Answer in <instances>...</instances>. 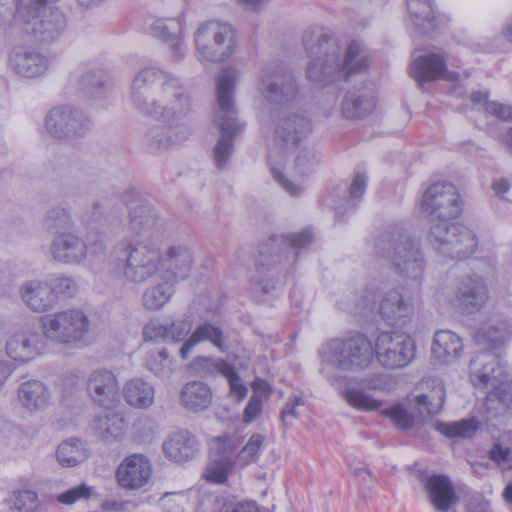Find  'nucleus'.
Instances as JSON below:
<instances>
[{
  "mask_svg": "<svg viewBox=\"0 0 512 512\" xmlns=\"http://www.w3.org/2000/svg\"><path fill=\"white\" fill-rule=\"evenodd\" d=\"M95 428L105 438H120L125 430L124 419L116 413L100 415L95 421Z\"/></svg>",
  "mask_w": 512,
  "mask_h": 512,
  "instance_id": "nucleus-46",
  "label": "nucleus"
},
{
  "mask_svg": "<svg viewBox=\"0 0 512 512\" xmlns=\"http://www.w3.org/2000/svg\"><path fill=\"white\" fill-rule=\"evenodd\" d=\"M40 323L51 342L67 346H76L82 342L90 327L88 316L74 308L47 314L41 318Z\"/></svg>",
  "mask_w": 512,
  "mask_h": 512,
  "instance_id": "nucleus-14",
  "label": "nucleus"
},
{
  "mask_svg": "<svg viewBox=\"0 0 512 512\" xmlns=\"http://www.w3.org/2000/svg\"><path fill=\"white\" fill-rule=\"evenodd\" d=\"M421 208L433 220H453L460 215L462 203L452 183L436 182L425 191Z\"/></svg>",
  "mask_w": 512,
  "mask_h": 512,
  "instance_id": "nucleus-17",
  "label": "nucleus"
},
{
  "mask_svg": "<svg viewBox=\"0 0 512 512\" xmlns=\"http://www.w3.org/2000/svg\"><path fill=\"white\" fill-rule=\"evenodd\" d=\"M11 68L19 75L34 78L48 68V59L37 50L23 45L15 46L9 55Z\"/></svg>",
  "mask_w": 512,
  "mask_h": 512,
  "instance_id": "nucleus-25",
  "label": "nucleus"
},
{
  "mask_svg": "<svg viewBox=\"0 0 512 512\" xmlns=\"http://www.w3.org/2000/svg\"><path fill=\"white\" fill-rule=\"evenodd\" d=\"M143 338L145 341H158L168 343L167 328L164 323L159 320L149 321L143 328Z\"/></svg>",
  "mask_w": 512,
  "mask_h": 512,
  "instance_id": "nucleus-63",
  "label": "nucleus"
},
{
  "mask_svg": "<svg viewBox=\"0 0 512 512\" xmlns=\"http://www.w3.org/2000/svg\"><path fill=\"white\" fill-rule=\"evenodd\" d=\"M374 359L384 369L393 370L408 366L415 357L416 346L412 338L400 332L384 331L374 344Z\"/></svg>",
  "mask_w": 512,
  "mask_h": 512,
  "instance_id": "nucleus-15",
  "label": "nucleus"
},
{
  "mask_svg": "<svg viewBox=\"0 0 512 512\" xmlns=\"http://www.w3.org/2000/svg\"><path fill=\"white\" fill-rule=\"evenodd\" d=\"M430 228L429 241L434 249L451 259H464L474 253L477 238L472 230L451 220H436Z\"/></svg>",
  "mask_w": 512,
  "mask_h": 512,
  "instance_id": "nucleus-13",
  "label": "nucleus"
},
{
  "mask_svg": "<svg viewBox=\"0 0 512 512\" xmlns=\"http://www.w3.org/2000/svg\"><path fill=\"white\" fill-rule=\"evenodd\" d=\"M45 223L48 228L68 227L71 225L69 210L57 206L48 210Z\"/></svg>",
  "mask_w": 512,
  "mask_h": 512,
  "instance_id": "nucleus-61",
  "label": "nucleus"
},
{
  "mask_svg": "<svg viewBox=\"0 0 512 512\" xmlns=\"http://www.w3.org/2000/svg\"><path fill=\"white\" fill-rule=\"evenodd\" d=\"M367 175L362 172H358L354 175L351 184L349 186V200L346 205L348 209H353L356 205L355 200L361 198L365 193L367 187Z\"/></svg>",
  "mask_w": 512,
  "mask_h": 512,
  "instance_id": "nucleus-60",
  "label": "nucleus"
},
{
  "mask_svg": "<svg viewBox=\"0 0 512 512\" xmlns=\"http://www.w3.org/2000/svg\"><path fill=\"white\" fill-rule=\"evenodd\" d=\"M470 379L478 389L487 391L485 408L491 410L512 409V384L504 383V368L491 353H480L470 360Z\"/></svg>",
  "mask_w": 512,
  "mask_h": 512,
  "instance_id": "nucleus-8",
  "label": "nucleus"
},
{
  "mask_svg": "<svg viewBox=\"0 0 512 512\" xmlns=\"http://www.w3.org/2000/svg\"><path fill=\"white\" fill-rule=\"evenodd\" d=\"M17 396L21 406L30 412L46 409L51 399L49 388L39 380H28L21 383L17 390Z\"/></svg>",
  "mask_w": 512,
  "mask_h": 512,
  "instance_id": "nucleus-31",
  "label": "nucleus"
},
{
  "mask_svg": "<svg viewBox=\"0 0 512 512\" xmlns=\"http://www.w3.org/2000/svg\"><path fill=\"white\" fill-rule=\"evenodd\" d=\"M376 249L399 276L417 282L423 278L426 260L420 242L403 227L395 226L381 234Z\"/></svg>",
  "mask_w": 512,
  "mask_h": 512,
  "instance_id": "nucleus-6",
  "label": "nucleus"
},
{
  "mask_svg": "<svg viewBox=\"0 0 512 512\" xmlns=\"http://www.w3.org/2000/svg\"><path fill=\"white\" fill-rule=\"evenodd\" d=\"M199 444L196 437L189 431H178L171 434L163 443L165 456L177 463L195 458Z\"/></svg>",
  "mask_w": 512,
  "mask_h": 512,
  "instance_id": "nucleus-27",
  "label": "nucleus"
},
{
  "mask_svg": "<svg viewBox=\"0 0 512 512\" xmlns=\"http://www.w3.org/2000/svg\"><path fill=\"white\" fill-rule=\"evenodd\" d=\"M376 103L372 95L357 91L347 92L341 104V111L347 119H363L372 114Z\"/></svg>",
  "mask_w": 512,
  "mask_h": 512,
  "instance_id": "nucleus-37",
  "label": "nucleus"
},
{
  "mask_svg": "<svg viewBox=\"0 0 512 512\" xmlns=\"http://www.w3.org/2000/svg\"><path fill=\"white\" fill-rule=\"evenodd\" d=\"M230 364L222 359L198 356L190 363V368L201 377H216L224 375Z\"/></svg>",
  "mask_w": 512,
  "mask_h": 512,
  "instance_id": "nucleus-44",
  "label": "nucleus"
},
{
  "mask_svg": "<svg viewBox=\"0 0 512 512\" xmlns=\"http://www.w3.org/2000/svg\"><path fill=\"white\" fill-rule=\"evenodd\" d=\"M445 397L443 383L440 380H433L431 391L416 397L419 414L423 417L438 414L443 408Z\"/></svg>",
  "mask_w": 512,
  "mask_h": 512,
  "instance_id": "nucleus-42",
  "label": "nucleus"
},
{
  "mask_svg": "<svg viewBox=\"0 0 512 512\" xmlns=\"http://www.w3.org/2000/svg\"><path fill=\"white\" fill-rule=\"evenodd\" d=\"M378 312L390 325L414 312L415 293L404 286L388 288L381 284Z\"/></svg>",
  "mask_w": 512,
  "mask_h": 512,
  "instance_id": "nucleus-19",
  "label": "nucleus"
},
{
  "mask_svg": "<svg viewBox=\"0 0 512 512\" xmlns=\"http://www.w3.org/2000/svg\"><path fill=\"white\" fill-rule=\"evenodd\" d=\"M233 465V461L227 460V458L222 460L210 459L203 476L209 482L222 484L227 480L228 474L233 469Z\"/></svg>",
  "mask_w": 512,
  "mask_h": 512,
  "instance_id": "nucleus-49",
  "label": "nucleus"
},
{
  "mask_svg": "<svg viewBox=\"0 0 512 512\" xmlns=\"http://www.w3.org/2000/svg\"><path fill=\"white\" fill-rule=\"evenodd\" d=\"M19 292L24 304L34 312H47L55 306V297L46 282L27 281L20 287Z\"/></svg>",
  "mask_w": 512,
  "mask_h": 512,
  "instance_id": "nucleus-29",
  "label": "nucleus"
},
{
  "mask_svg": "<svg viewBox=\"0 0 512 512\" xmlns=\"http://www.w3.org/2000/svg\"><path fill=\"white\" fill-rule=\"evenodd\" d=\"M51 289L52 295L55 297V302L58 298H71L78 292V285L74 278L70 276H60L54 278L48 284Z\"/></svg>",
  "mask_w": 512,
  "mask_h": 512,
  "instance_id": "nucleus-52",
  "label": "nucleus"
},
{
  "mask_svg": "<svg viewBox=\"0 0 512 512\" xmlns=\"http://www.w3.org/2000/svg\"><path fill=\"white\" fill-rule=\"evenodd\" d=\"M24 335L26 337V342L30 351L31 358L44 353L48 348V342H51L47 336L46 331L44 330H42V333L28 332L24 333Z\"/></svg>",
  "mask_w": 512,
  "mask_h": 512,
  "instance_id": "nucleus-58",
  "label": "nucleus"
},
{
  "mask_svg": "<svg viewBox=\"0 0 512 512\" xmlns=\"http://www.w3.org/2000/svg\"><path fill=\"white\" fill-rule=\"evenodd\" d=\"M87 390L97 404L111 408L119 400V385L115 375L108 370L100 369L91 373L87 382Z\"/></svg>",
  "mask_w": 512,
  "mask_h": 512,
  "instance_id": "nucleus-24",
  "label": "nucleus"
},
{
  "mask_svg": "<svg viewBox=\"0 0 512 512\" xmlns=\"http://www.w3.org/2000/svg\"><path fill=\"white\" fill-rule=\"evenodd\" d=\"M56 458L62 467H74L88 458V449L82 440L70 438L58 445Z\"/></svg>",
  "mask_w": 512,
  "mask_h": 512,
  "instance_id": "nucleus-40",
  "label": "nucleus"
},
{
  "mask_svg": "<svg viewBox=\"0 0 512 512\" xmlns=\"http://www.w3.org/2000/svg\"><path fill=\"white\" fill-rule=\"evenodd\" d=\"M104 84L102 76L95 72H87L81 77V88L91 97H99Z\"/></svg>",
  "mask_w": 512,
  "mask_h": 512,
  "instance_id": "nucleus-62",
  "label": "nucleus"
},
{
  "mask_svg": "<svg viewBox=\"0 0 512 512\" xmlns=\"http://www.w3.org/2000/svg\"><path fill=\"white\" fill-rule=\"evenodd\" d=\"M223 376L227 379L229 383L230 394L238 402L242 401L248 393V388L242 382L239 374L235 371V368L232 365H230V367Z\"/></svg>",
  "mask_w": 512,
  "mask_h": 512,
  "instance_id": "nucleus-59",
  "label": "nucleus"
},
{
  "mask_svg": "<svg viewBox=\"0 0 512 512\" xmlns=\"http://www.w3.org/2000/svg\"><path fill=\"white\" fill-rule=\"evenodd\" d=\"M311 61L307 66V78L310 81L324 83L334 75L345 80L355 73L365 71L369 65L366 49L357 41H352L345 51L336 39L320 34L315 43L304 41Z\"/></svg>",
  "mask_w": 512,
  "mask_h": 512,
  "instance_id": "nucleus-2",
  "label": "nucleus"
},
{
  "mask_svg": "<svg viewBox=\"0 0 512 512\" xmlns=\"http://www.w3.org/2000/svg\"><path fill=\"white\" fill-rule=\"evenodd\" d=\"M123 278L132 284H143L160 278V249L144 240H131L122 250Z\"/></svg>",
  "mask_w": 512,
  "mask_h": 512,
  "instance_id": "nucleus-12",
  "label": "nucleus"
},
{
  "mask_svg": "<svg viewBox=\"0 0 512 512\" xmlns=\"http://www.w3.org/2000/svg\"><path fill=\"white\" fill-rule=\"evenodd\" d=\"M406 5L412 23L417 30L429 33L435 29L432 0H406Z\"/></svg>",
  "mask_w": 512,
  "mask_h": 512,
  "instance_id": "nucleus-38",
  "label": "nucleus"
},
{
  "mask_svg": "<svg viewBox=\"0 0 512 512\" xmlns=\"http://www.w3.org/2000/svg\"><path fill=\"white\" fill-rule=\"evenodd\" d=\"M400 429H410L414 424V417L402 405L398 404L382 411Z\"/></svg>",
  "mask_w": 512,
  "mask_h": 512,
  "instance_id": "nucleus-55",
  "label": "nucleus"
},
{
  "mask_svg": "<svg viewBox=\"0 0 512 512\" xmlns=\"http://www.w3.org/2000/svg\"><path fill=\"white\" fill-rule=\"evenodd\" d=\"M481 423L476 418L462 419L454 422H438L436 430L447 438L471 439L480 429Z\"/></svg>",
  "mask_w": 512,
  "mask_h": 512,
  "instance_id": "nucleus-43",
  "label": "nucleus"
},
{
  "mask_svg": "<svg viewBox=\"0 0 512 512\" xmlns=\"http://www.w3.org/2000/svg\"><path fill=\"white\" fill-rule=\"evenodd\" d=\"M270 164L296 152L312 131L311 120L299 110H277L272 116Z\"/></svg>",
  "mask_w": 512,
  "mask_h": 512,
  "instance_id": "nucleus-9",
  "label": "nucleus"
},
{
  "mask_svg": "<svg viewBox=\"0 0 512 512\" xmlns=\"http://www.w3.org/2000/svg\"><path fill=\"white\" fill-rule=\"evenodd\" d=\"M159 281L145 288L141 295V304L149 312H156L164 308L176 292L174 283L157 278Z\"/></svg>",
  "mask_w": 512,
  "mask_h": 512,
  "instance_id": "nucleus-36",
  "label": "nucleus"
},
{
  "mask_svg": "<svg viewBox=\"0 0 512 512\" xmlns=\"http://www.w3.org/2000/svg\"><path fill=\"white\" fill-rule=\"evenodd\" d=\"M318 353L320 373L332 384L339 381L341 372L361 373L374 361L372 341L359 332L326 341Z\"/></svg>",
  "mask_w": 512,
  "mask_h": 512,
  "instance_id": "nucleus-4",
  "label": "nucleus"
},
{
  "mask_svg": "<svg viewBox=\"0 0 512 512\" xmlns=\"http://www.w3.org/2000/svg\"><path fill=\"white\" fill-rule=\"evenodd\" d=\"M53 260L62 264H81L87 257L88 247L85 241L74 233H60L50 244Z\"/></svg>",
  "mask_w": 512,
  "mask_h": 512,
  "instance_id": "nucleus-22",
  "label": "nucleus"
},
{
  "mask_svg": "<svg viewBox=\"0 0 512 512\" xmlns=\"http://www.w3.org/2000/svg\"><path fill=\"white\" fill-rule=\"evenodd\" d=\"M488 91H473L470 101L474 108L483 110L487 116H493L502 121L512 120V105L490 101Z\"/></svg>",
  "mask_w": 512,
  "mask_h": 512,
  "instance_id": "nucleus-41",
  "label": "nucleus"
},
{
  "mask_svg": "<svg viewBox=\"0 0 512 512\" xmlns=\"http://www.w3.org/2000/svg\"><path fill=\"white\" fill-rule=\"evenodd\" d=\"M294 160V172L299 177H305L311 174L318 165L319 159L317 153L308 146L302 145L296 150Z\"/></svg>",
  "mask_w": 512,
  "mask_h": 512,
  "instance_id": "nucleus-48",
  "label": "nucleus"
},
{
  "mask_svg": "<svg viewBox=\"0 0 512 512\" xmlns=\"http://www.w3.org/2000/svg\"><path fill=\"white\" fill-rule=\"evenodd\" d=\"M6 352L10 358L16 361L26 362L32 359L24 334L10 337L6 343Z\"/></svg>",
  "mask_w": 512,
  "mask_h": 512,
  "instance_id": "nucleus-53",
  "label": "nucleus"
},
{
  "mask_svg": "<svg viewBox=\"0 0 512 512\" xmlns=\"http://www.w3.org/2000/svg\"><path fill=\"white\" fill-rule=\"evenodd\" d=\"M233 453V443L227 437H218L210 442V459L232 460Z\"/></svg>",
  "mask_w": 512,
  "mask_h": 512,
  "instance_id": "nucleus-56",
  "label": "nucleus"
},
{
  "mask_svg": "<svg viewBox=\"0 0 512 512\" xmlns=\"http://www.w3.org/2000/svg\"><path fill=\"white\" fill-rule=\"evenodd\" d=\"M167 328L168 343L182 342L191 331V322L187 319H175L165 324Z\"/></svg>",
  "mask_w": 512,
  "mask_h": 512,
  "instance_id": "nucleus-54",
  "label": "nucleus"
},
{
  "mask_svg": "<svg viewBox=\"0 0 512 512\" xmlns=\"http://www.w3.org/2000/svg\"><path fill=\"white\" fill-rule=\"evenodd\" d=\"M152 467L147 458L140 454L131 455L123 460L117 469V480L125 489L142 488L150 479Z\"/></svg>",
  "mask_w": 512,
  "mask_h": 512,
  "instance_id": "nucleus-23",
  "label": "nucleus"
},
{
  "mask_svg": "<svg viewBox=\"0 0 512 512\" xmlns=\"http://www.w3.org/2000/svg\"><path fill=\"white\" fill-rule=\"evenodd\" d=\"M149 32L152 36L169 43L171 50L178 59L185 55V49L181 39V23L176 18H157L149 24Z\"/></svg>",
  "mask_w": 512,
  "mask_h": 512,
  "instance_id": "nucleus-32",
  "label": "nucleus"
},
{
  "mask_svg": "<svg viewBox=\"0 0 512 512\" xmlns=\"http://www.w3.org/2000/svg\"><path fill=\"white\" fill-rule=\"evenodd\" d=\"M123 393L126 402L135 408L146 409L154 402V388L151 384L141 378L128 381Z\"/></svg>",
  "mask_w": 512,
  "mask_h": 512,
  "instance_id": "nucleus-39",
  "label": "nucleus"
},
{
  "mask_svg": "<svg viewBox=\"0 0 512 512\" xmlns=\"http://www.w3.org/2000/svg\"><path fill=\"white\" fill-rule=\"evenodd\" d=\"M8 512H34L38 508V496L31 490L16 491L7 499Z\"/></svg>",
  "mask_w": 512,
  "mask_h": 512,
  "instance_id": "nucleus-47",
  "label": "nucleus"
},
{
  "mask_svg": "<svg viewBox=\"0 0 512 512\" xmlns=\"http://www.w3.org/2000/svg\"><path fill=\"white\" fill-rule=\"evenodd\" d=\"M212 391L202 381L186 383L180 391V403L191 412H199L207 409L212 403Z\"/></svg>",
  "mask_w": 512,
  "mask_h": 512,
  "instance_id": "nucleus-35",
  "label": "nucleus"
},
{
  "mask_svg": "<svg viewBox=\"0 0 512 512\" xmlns=\"http://www.w3.org/2000/svg\"><path fill=\"white\" fill-rule=\"evenodd\" d=\"M194 265V251L187 243L174 242L160 250V278L175 285L189 278Z\"/></svg>",
  "mask_w": 512,
  "mask_h": 512,
  "instance_id": "nucleus-18",
  "label": "nucleus"
},
{
  "mask_svg": "<svg viewBox=\"0 0 512 512\" xmlns=\"http://www.w3.org/2000/svg\"><path fill=\"white\" fill-rule=\"evenodd\" d=\"M511 334V325L508 321L491 320L478 329L475 341L485 348L498 349L510 340Z\"/></svg>",
  "mask_w": 512,
  "mask_h": 512,
  "instance_id": "nucleus-33",
  "label": "nucleus"
},
{
  "mask_svg": "<svg viewBox=\"0 0 512 512\" xmlns=\"http://www.w3.org/2000/svg\"><path fill=\"white\" fill-rule=\"evenodd\" d=\"M129 230L139 239L154 243L163 238L165 224L149 205H136L129 209Z\"/></svg>",
  "mask_w": 512,
  "mask_h": 512,
  "instance_id": "nucleus-21",
  "label": "nucleus"
},
{
  "mask_svg": "<svg viewBox=\"0 0 512 512\" xmlns=\"http://www.w3.org/2000/svg\"><path fill=\"white\" fill-rule=\"evenodd\" d=\"M346 401L354 408L363 411H376L382 406V402L364 393L361 389H347Z\"/></svg>",
  "mask_w": 512,
  "mask_h": 512,
  "instance_id": "nucleus-50",
  "label": "nucleus"
},
{
  "mask_svg": "<svg viewBox=\"0 0 512 512\" xmlns=\"http://www.w3.org/2000/svg\"><path fill=\"white\" fill-rule=\"evenodd\" d=\"M312 232L305 229L289 235H272L259 245L253 289L267 295L282 284V273L292 266L300 251L311 244Z\"/></svg>",
  "mask_w": 512,
  "mask_h": 512,
  "instance_id": "nucleus-3",
  "label": "nucleus"
},
{
  "mask_svg": "<svg viewBox=\"0 0 512 512\" xmlns=\"http://www.w3.org/2000/svg\"><path fill=\"white\" fill-rule=\"evenodd\" d=\"M487 300L488 289L484 279L473 274L460 279L452 304L462 313L472 314L480 311Z\"/></svg>",
  "mask_w": 512,
  "mask_h": 512,
  "instance_id": "nucleus-20",
  "label": "nucleus"
},
{
  "mask_svg": "<svg viewBox=\"0 0 512 512\" xmlns=\"http://www.w3.org/2000/svg\"><path fill=\"white\" fill-rule=\"evenodd\" d=\"M90 118L71 106L52 108L44 119L47 133L55 139H73L85 135L91 128Z\"/></svg>",
  "mask_w": 512,
  "mask_h": 512,
  "instance_id": "nucleus-16",
  "label": "nucleus"
},
{
  "mask_svg": "<svg viewBox=\"0 0 512 512\" xmlns=\"http://www.w3.org/2000/svg\"><path fill=\"white\" fill-rule=\"evenodd\" d=\"M210 342L218 350L224 352L226 350L224 332L222 328L211 322H204L198 325L189 338L183 343L179 349L182 359H186L191 350L200 342Z\"/></svg>",
  "mask_w": 512,
  "mask_h": 512,
  "instance_id": "nucleus-30",
  "label": "nucleus"
},
{
  "mask_svg": "<svg viewBox=\"0 0 512 512\" xmlns=\"http://www.w3.org/2000/svg\"><path fill=\"white\" fill-rule=\"evenodd\" d=\"M264 436L261 434H253L245 446L239 451L236 456V463L241 467H245L253 462H256L258 453L263 445Z\"/></svg>",
  "mask_w": 512,
  "mask_h": 512,
  "instance_id": "nucleus-51",
  "label": "nucleus"
},
{
  "mask_svg": "<svg viewBox=\"0 0 512 512\" xmlns=\"http://www.w3.org/2000/svg\"><path fill=\"white\" fill-rule=\"evenodd\" d=\"M447 60L442 53H428L417 57L410 66V75L419 83L445 77Z\"/></svg>",
  "mask_w": 512,
  "mask_h": 512,
  "instance_id": "nucleus-28",
  "label": "nucleus"
},
{
  "mask_svg": "<svg viewBox=\"0 0 512 512\" xmlns=\"http://www.w3.org/2000/svg\"><path fill=\"white\" fill-rule=\"evenodd\" d=\"M380 283H370L362 290L344 297L337 302L339 309L353 315L366 316L378 311Z\"/></svg>",
  "mask_w": 512,
  "mask_h": 512,
  "instance_id": "nucleus-26",
  "label": "nucleus"
},
{
  "mask_svg": "<svg viewBox=\"0 0 512 512\" xmlns=\"http://www.w3.org/2000/svg\"><path fill=\"white\" fill-rule=\"evenodd\" d=\"M359 384L368 390L386 391L390 389L391 379L389 375L377 372L362 377Z\"/></svg>",
  "mask_w": 512,
  "mask_h": 512,
  "instance_id": "nucleus-57",
  "label": "nucleus"
},
{
  "mask_svg": "<svg viewBox=\"0 0 512 512\" xmlns=\"http://www.w3.org/2000/svg\"><path fill=\"white\" fill-rule=\"evenodd\" d=\"M463 349L460 337L452 331H438L433 339L432 354L443 364L453 363Z\"/></svg>",
  "mask_w": 512,
  "mask_h": 512,
  "instance_id": "nucleus-34",
  "label": "nucleus"
},
{
  "mask_svg": "<svg viewBox=\"0 0 512 512\" xmlns=\"http://www.w3.org/2000/svg\"><path fill=\"white\" fill-rule=\"evenodd\" d=\"M258 90L262 97L278 110H293L301 102L298 82L293 73L281 64L263 69Z\"/></svg>",
  "mask_w": 512,
  "mask_h": 512,
  "instance_id": "nucleus-11",
  "label": "nucleus"
},
{
  "mask_svg": "<svg viewBox=\"0 0 512 512\" xmlns=\"http://www.w3.org/2000/svg\"><path fill=\"white\" fill-rule=\"evenodd\" d=\"M54 1L19 0L14 25L39 42L56 41L64 34L67 21L62 11L49 5Z\"/></svg>",
  "mask_w": 512,
  "mask_h": 512,
  "instance_id": "nucleus-7",
  "label": "nucleus"
},
{
  "mask_svg": "<svg viewBox=\"0 0 512 512\" xmlns=\"http://www.w3.org/2000/svg\"><path fill=\"white\" fill-rule=\"evenodd\" d=\"M194 41L199 60L220 63L234 54L237 33L227 22L208 21L198 27Z\"/></svg>",
  "mask_w": 512,
  "mask_h": 512,
  "instance_id": "nucleus-10",
  "label": "nucleus"
},
{
  "mask_svg": "<svg viewBox=\"0 0 512 512\" xmlns=\"http://www.w3.org/2000/svg\"><path fill=\"white\" fill-rule=\"evenodd\" d=\"M172 359L165 348L150 350L145 357V367L156 376H168L172 373Z\"/></svg>",
  "mask_w": 512,
  "mask_h": 512,
  "instance_id": "nucleus-45",
  "label": "nucleus"
},
{
  "mask_svg": "<svg viewBox=\"0 0 512 512\" xmlns=\"http://www.w3.org/2000/svg\"><path fill=\"white\" fill-rule=\"evenodd\" d=\"M91 495V488L85 484H81L70 490L61 493L58 496V501L64 504L71 505L80 499H87Z\"/></svg>",
  "mask_w": 512,
  "mask_h": 512,
  "instance_id": "nucleus-64",
  "label": "nucleus"
},
{
  "mask_svg": "<svg viewBox=\"0 0 512 512\" xmlns=\"http://www.w3.org/2000/svg\"><path fill=\"white\" fill-rule=\"evenodd\" d=\"M239 73L234 68L223 69L216 80V100L218 112L215 123L220 131V138L213 148V160L218 169L226 168L234 153V139L243 129L244 124L237 118L234 94Z\"/></svg>",
  "mask_w": 512,
  "mask_h": 512,
  "instance_id": "nucleus-5",
  "label": "nucleus"
},
{
  "mask_svg": "<svg viewBox=\"0 0 512 512\" xmlns=\"http://www.w3.org/2000/svg\"><path fill=\"white\" fill-rule=\"evenodd\" d=\"M130 97L142 116L159 123L145 134L152 152L169 149L189 138V129L181 121L191 112L192 101L177 76L156 67L143 68L133 79Z\"/></svg>",
  "mask_w": 512,
  "mask_h": 512,
  "instance_id": "nucleus-1",
  "label": "nucleus"
}]
</instances>
